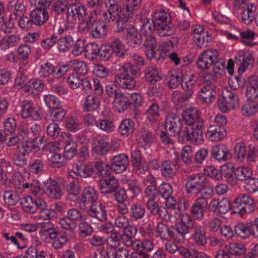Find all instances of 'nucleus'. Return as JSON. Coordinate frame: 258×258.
I'll use <instances>...</instances> for the list:
<instances>
[{
  "instance_id": "7ed1b4c3",
  "label": "nucleus",
  "mask_w": 258,
  "mask_h": 258,
  "mask_svg": "<svg viewBox=\"0 0 258 258\" xmlns=\"http://www.w3.org/2000/svg\"><path fill=\"white\" fill-rule=\"evenodd\" d=\"M196 83V81L192 78L185 81L183 79H181V85L185 92L182 93L178 91H174L171 96L172 101L176 104H180L187 101L193 95Z\"/></svg>"
},
{
  "instance_id": "ddd939ff",
  "label": "nucleus",
  "mask_w": 258,
  "mask_h": 258,
  "mask_svg": "<svg viewBox=\"0 0 258 258\" xmlns=\"http://www.w3.org/2000/svg\"><path fill=\"white\" fill-rule=\"evenodd\" d=\"M213 65V71L211 73H207L204 79L207 81H215L218 78H221L225 74V62L216 59L214 61Z\"/></svg>"
},
{
  "instance_id": "a211bd4d",
  "label": "nucleus",
  "mask_w": 258,
  "mask_h": 258,
  "mask_svg": "<svg viewBox=\"0 0 258 258\" xmlns=\"http://www.w3.org/2000/svg\"><path fill=\"white\" fill-rule=\"evenodd\" d=\"M99 185L101 192L104 194L114 192L119 187L118 181L114 177L100 179Z\"/></svg>"
},
{
  "instance_id": "de8ad7c7",
  "label": "nucleus",
  "mask_w": 258,
  "mask_h": 258,
  "mask_svg": "<svg viewBox=\"0 0 258 258\" xmlns=\"http://www.w3.org/2000/svg\"><path fill=\"white\" fill-rule=\"evenodd\" d=\"M4 200L9 206H14L19 201L20 198L16 192L5 191L3 196Z\"/></svg>"
},
{
  "instance_id": "cd10ccee",
  "label": "nucleus",
  "mask_w": 258,
  "mask_h": 258,
  "mask_svg": "<svg viewBox=\"0 0 258 258\" xmlns=\"http://www.w3.org/2000/svg\"><path fill=\"white\" fill-rule=\"evenodd\" d=\"M117 147L112 146L108 142L100 140L94 143L93 146V151L97 154L103 156L110 151H115Z\"/></svg>"
},
{
  "instance_id": "f704fd0d",
  "label": "nucleus",
  "mask_w": 258,
  "mask_h": 258,
  "mask_svg": "<svg viewBox=\"0 0 258 258\" xmlns=\"http://www.w3.org/2000/svg\"><path fill=\"white\" fill-rule=\"evenodd\" d=\"M100 104L99 99L93 95L88 96L86 99L83 109L84 111L89 112L97 109Z\"/></svg>"
},
{
  "instance_id": "e2e57ef3",
  "label": "nucleus",
  "mask_w": 258,
  "mask_h": 258,
  "mask_svg": "<svg viewBox=\"0 0 258 258\" xmlns=\"http://www.w3.org/2000/svg\"><path fill=\"white\" fill-rule=\"evenodd\" d=\"M44 100L47 106L49 108V111L61 106L58 99L54 96L51 95H46L44 97Z\"/></svg>"
},
{
  "instance_id": "8fccbe9b",
  "label": "nucleus",
  "mask_w": 258,
  "mask_h": 258,
  "mask_svg": "<svg viewBox=\"0 0 258 258\" xmlns=\"http://www.w3.org/2000/svg\"><path fill=\"white\" fill-rule=\"evenodd\" d=\"M50 115L53 121H62L66 115V111L61 106L49 111Z\"/></svg>"
},
{
  "instance_id": "e433bc0d",
  "label": "nucleus",
  "mask_w": 258,
  "mask_h": 258,
  "mask_svg": "<svg viewBox=\"0 0 258 258\" xmlns=\"http://www.w3.org/2000/svg\"><path fill=\"white\" fill-rule=\"evenodd\" d=\"M5 8L4 5L0 2V29L5 33H10L11 28L14 24L9 20L7 22L4 20V14Z\"/></svg>"
},
{
  "instance_id": "79ce46f5",
  "label": "nucleus",
  "mask_w": 258,
  "mask_h": 258,
  "mask_svg": "<svg viewBox=\"0 0 258 258\" xmlns=\"http://www.w3.org/2000/svg\"><path fill=\"white\" fill-rule=\"evenodd\" d=\"M227 251L229 255L239 256L245 253L246 248L241 244L231 243L227 246Z\"/></svg>"
},
{
  "instance_id": "c756f323",
  "label": "nucleus",
  "mask_w": 258,
  "mask_h": 258,
  "mask_svg": "<svg viewBox=\"0 0 258 258\" xmlns=\"http://www.w3.org/2000/svg\"><path fill=\"white\" fill-rule=\"evenodd\" d=\"M107 256L108 258H127L128 252L124 248L111 244L107 248Z\"/></svg>"
},
{
  "instance_id": "ea45409f",
  "label": "nucleus",
  "mask_w": 258,
  "mask_h": 258,
  "mask_svg": "<svg viewBox=\"0 0 258 258\" xmlns=\"http://www.w3.org/2000/svg\"><path fill=\"white\" fill-rule=\"evenodd\" d=\"M115 55L122 57L124 55V45L119 38L113 39L108 45Z\"/></svg>"
},
{
  "instance_id": "393cba45",
  "label": "nucleus",
  "mask_w": 258,
  "mask_h": 258,
  "mask_svg": "<svg viewBox=\"0 0 258 258\" xmlns=\"http://www.w3.org/2000/svg\"><path fill=\"white\" fill-rule=\"evenodd\" d=\"M193 233L191 235V239L195 243L199 246H204L207 243V237L206 236V230L202 225L197 224L192 230Z\"/></svg>"
},
{
  "instance_id": "72a5a7b5",
  "label": "nucleus",
  "mask_w": 258,
  "mask_h": 258,
  "mask_svg": "<svg viewBox=\"0 0 258 258\" xmlns=\"http://www.w3.org/2000/svg\"><path fill=\"white\" fill-rule=\"evenodd\" d=\"M73 39L71 36H66L57 39L55 47L59 52L67 51L73 44Z\"/></svg>"
},
{
  "instance_id": "f03ea898",
  "label": "nucleus",
  "mask_w": 258,
  "mask_h": 258,
  "mask_svg": "<svg viewBox=\"0 0 258 258\" xmlns=\"http://www.w3.org/2000/svg\"><path fill=\"white\" fill-rule=\"evenodd\" d=\"M83 30H88L92 37L100 39L107 35L108 26L104 22L97 21L96 18L91 15L85 20Z\"/></svg>"
},
{
  "instance_id": "a18cd8bd",
  "label": "nucleus",
  "mask_w": 258,
  "mask_h": 258,
  "mask_svg": "<svg viewBox=\"0 0 258 258\" xmlns=\"http://www.w3.org/2000/svg\"><path fill=\"white\" fill-rule=\"evenodd\" d=\"M77 145L72 140L67 141L64 147V157L67 159L72 158L77 153Z\"/></svg>"
},
{
  "instance_id": "4468645a",
  "label": "nucleus",
  "mask_w": 258,
  "mask_h": 258,
  "mask_svg": "<svg viewBox=\"0 0 258 258\" xmlns=\"http://www.w3.org/2000/svg\"><path fill=\"white\" fill-rule=\"evenodd\" d=\"M44 187L49 196L55 199H59L62 195L61 189L58 183L51 178L42 179Z\"/></svg>"
},
{
  "instance_id": "338daca9",
  "label": "nucleus",
  "mask_w": 258,
  "mask_h": 258,
  "mask_svg": "<svg viewBox=\"0 0 258 258\" xmlns=\"http://www.w3.org/2000/svg\"><path fill=\"white\" fill-rule=\"evenodd\" d=\"M54 69V68L51 63H46L41 66L39 74L41 77L43 78L47 77L51 74L53 76Z\"/></svg>"
},
{
  "instance_id": "4d7b16f0",
  "label": "nucleus",
  "mask_w": 258,
  "mask_h": 258,
  "mask_svg": "<svg viewBox=\"0 0 258 258\" xmlns=\"http://www.w3.org/2000/svg\"><path fill=\"white\" fill-rule=\"evenodd\" d=\"M170 227H168L162 222H160L157 224L156 227V232L159 234L161 238L164 240L170 239L169 234Z\"/></svg>"
},
{
  "instance_id": "c9c22d12",
  "label": "nucleus",
  "mask_w": 258,
  "mask_h": 258,
  "mask_svg": "<svg viewBox=\"0 0 258 258\" xmlns=\"http://www.w3.org/2000/svg\"><path fill=\"white\" fill-rule=\"evenodd\" d=\"M71 71H74V74L77 76L85 75L88 72V66L84 61H80L78 60H73L70 61Z\"/></svg>"
},
{
  "instance_id": "aec40b11",
  "label": "nucleus",
  "mask_w": 258,
  "mask_h": 258,
  "mask_svg": "<svg viewBox=\"0 0 258 258\" xmlns=\"http://www.w3.org/2000/svg\"><path fill=\"white\" fill-rule=\"evenodd\" d=\"M216 87L210 83L202 87L199 95V99L203 103H210L215 99Z\"/></svg>"
},
{
  "instance_id": "3c124183",
  "label": "nucleus",
  "mask_w": 258,
  "mask_h": 258,
  "mask_svg": "<svg viewBox=\"0 0 258 258\" xmlns=\"http://www.w3.org/2000/svg\"><path fill=\"white\" fill-rule=\"evenodd\" d=\"M21 115L24 118L31 117L32 113L34 112V108L33 107L31 103L29 101H24L22 103Z\"/></svg>"
},
{
  "instance_id": "4be33fe9",
  "label": "nucleus",
  "mask_w": 258,
  "mask_h": 258,
  "mask_svg": "<svg viewBox=\"0 0 258 258\" xmlns=\"http://www.w3.org/2000/svg\"><path fill=\"white\" fill-rule=\"evenodd\" d=\"M88 213L91 217L95 218L101 222L105 221L107 219L105 207L99 202L90 205Z\"/></svg>"
},
{
  "instance_id": "2f4dec72",
  "label": "nucleus",
  "mask_w": 258,
  "mask_h": 258,
  "mask_svg": "<svg viewBox=\"0 0 258 258\" xmlns=\"http://www.w3.org/2000/svg\"><path fill=\"white\" fill-rule=\"evenodd\" d=\"M177 168L175 163L170 160H166L161 165V171L164 177H172L176 174Z\"/></svg>"
},
{
  "instance_id": "864d4df0",
  "label": "nucleus",
  "mask_w": 258,
  "mask_h": 258,
  "mask_svg": "<svg viewBox=\"0 0 258 258\" xmlns=\"http://www.w3.org/2000/svg\"><path fill=\"white\" fill-rule=\"evenodd\" d=\"M22 209L26 212L34 213V206L33 199L31 197H26L22 198L21 201Z\"/></svg>"
},
{
  "instance_id": "b1692460",
  "label": "nucleus",
  "mask_w": 258,
  "mask_h": 258,
  "mask_svg": "<svg viewBox=\"0 0 258 258\" xmlns=\"http://www.w3.org/2000/svg\"><path fill=\"white\" fill-rule=\"evenodd\" d=\"M182 116L188 126L196 124L200 121H203L200 117L199 110L194 108L187 109L183 111Z\"/></svg>"
},
{
  "instance_id": "49530a36",
  "label": "nucleus",
  "mask_w": 258,
  "mask_h": 258,
  "mask_svg": "<svg viewBox=\"0 0 258 258\" xmlns=\"http://www.w3.org/2000/svg\"><path fill=\"white\" fill-rule=\"evenodd\" d=\"M120 133L122 135H128L134 131V122L130 119L123 120L119 126Z\"/></svg>"
},
{
  "instance_id": "f8f14e48",
  "label": "nucleus",
  "mask_w": 258,
  "mask_h": 258,
  "mask_svg": "<svg viewBox=\"0 0 258 258\" xmlns=\"http://www.w3.org/2000/svg\"><path fill=\"white\" fill-rule=\"evenodd\" d=\"M145 41L144 46L145 48V53L149 59L155 58L159 60L160 58V52L159 53L155 51L157 46V43L155 38L152 35L144 37Z\"/></svg>"
},
{
  "instance_id": "423d86ee",
  "label": "nucleus",
  "mask_w": 258,
  "mask_h": 258,
  "mask_svg": "<svg viewBox=\"0 0 258 258\" xmlns=\"http://www.w3.org/2000/svg\"><path fill=\"white\" fill-rule=\"evenodd\" d=\"M218 105L223 112L234 109L239 105L238 95L234 91L226 90L223 92L222 96L219 98Z\"/></svg>"
},
{
  "instance_id": "69168bd1",
  "label": "nucleus",
  "mask_w": 258,
  "mask_h": 258,
  "mask_svg": "<svg viewBox=\"0 0 258 258\" xmlns=\"http://www.w3.org/2000/svg\"><path fill=\"white\" fill-rule=\"evenodd\" d=\"M147 116L148 119L152 122H155L159 116V107L158 105L153 104L147 110Z\"/></svg>"
},
{
  "instance_id": "603ef678",
  "label": "nucleus",
  "mask_w": 258,
  "mask_h": 258,
  "mask_svg": "<svg viewBox=\"0 0 258 258\" xmlns=\"http://www.w3.org/2000/svg\"><path fill=\"white\" fill-rule=\"evenodd\" d=\"M66 0H55L52 4L51 9L56 15L63 14L66 10Z\"/></svg>"
},
{
  "instance_id": "0e129e2a",
  "label": "nucleus",
  "mask_w": 258,
  "mask_h": 258,
  "mask_svg": "<svg viewBox=\"0 0 258 258\" xmlns=\"http://www.w3.org/2000/svg\"><path fill=\"white\" fill-rule=\"evenodd\" d=\"M158 196H161L164 199L170 196L173 192V189L170 184L163 183L158 188Z\"/></svg>"
},
{
  "instance_id": "9d476101",
  "label": "nucleus",
  "mask_w": 258,
  "mask_h": 258,
  "mask_svg": "<svg viewBox=\"0 0 258 258\" xmlns=\"http://www.w3.org/2000/svg\"><path fill=\"white\" fill-rule=\"evenodd\" d=\"M203 121H200L196 124L186 127L181 133V137L195 142L201 140L203 138Z\"/></svg>"
},
{
  "instance_id": "5701e85b",
  "label": "nucleus",
  "mask_w": 258,
  "mask_h": 258,
  "mask_svg": "<svg viewBox=\"0 0 258 258\" xmlns=\"http://www.w3.org/2000/svg\"><path fill=\"white\" fill-rule=\"evenodd\" d=\"M20 40L19 35H6L0 40V51H6L17 46Z\"/></svg>"
},
{
  "instance_id": "c03bdc74",
  "label": "nucleus",
  "mask_w": 258,
  "mask_h": 258,
  "mask_svg": "<svg viewBox=\"0 0 258 258\" xmlns=\"http://www.w3.org/2000/svg\"><path fill=\"white\" fill-rule=\"evenodd\" d=\"M234 231L237 236L244 239L247 238L250 236L248 222L238 224L235 226Z\"/></svg>"
},
{
  "instance_id": "f257e3e1",
  "label": "nucleus",
  "mask_w": 258,
  "mask_h": 258,
  "mask_svg": "<svg viewBox=\"0 0 258 258\" xmlns=\"http://www.w3.org/2000/svg\"><path fill=\"white\" fill-rule=\"evenodd\" d=\"M121 73L115 77V80L122 88L132 89L136 84L135 78L133 77L140 75V71L135 69L134 67L123 66L121 68Z\"/></svg>"
},
{
  "instance_id": "412c9836",
  "label": "nucleus",
  "mask_w": 258,
  "mask_h": 258,
  "mask_svg": "<svg viewBox=\"0 0 258 258\" xmlns=\"http://www.w3.org/2000/svg\"><path fill=\"white\" fill-rule=\"evenodd\" d=\"M112 169L116 173L124 171L128 165L127 156L124 154H120L114 156L111 160Z\"/></svg>"
},
{
  "instance_id": "dca6fc26",
  "label": "nucleus",
  "mask_w": 258,
  "mask_h": 258,
  "mask_svg": "<svg viewBox=\"0 0 258 258\" xmlns=\"http://www.w3.org/2000/svg\"><path fill=\"white\" fill-rule=\"evenodd\" d=\"M38 7L37 8L31 12L30 16L31 18V22L33 24L37 26H41L48 20L49 15L46 10L47 8L42 6Z\"/></svg>"
},
{
  "instance_id": "39448f33",
  "label": "nucleus",
  "mask_w": 258,
  "mask_h": 258,
  "mask_svg": "<svg viewBox=\"0 0 258 258\" xmlns=\"http://www.w3.org/2000/svg\"><path fill=\"white\" fill-rule=\"evenodd\" d=\"M232 206L235 212L241 215L252 212L255 208L253 199L247 194H240L234 200Z\"/></svg>"
},
{
  "instance_id": "58836bf2",
  "label": "nucleus",
  "mask_w": 258,
  "mask_h": 258,
  "mask_svg": "<svg viewBox=\"0 0 258 258\" xmlns=\"http://www.w3.org/2000/svg\"><path fill=\"white\" fill-rule=\"evenodd\" d=\"M76 172L74 171L75 174H78L83 177H88L91 176L94 173V169L92 166L88 165H78L75 166Z\"/></svg>"
},
{
  "instance_id": "bf43d9fd",
  "label": "nucleus",
  "mask_w": 258,
  "mask_h": 258,
  "mask_svg": "<svg viewBox=\"0 0 258 258\" xmlns=\"http://www.w3.org/2000/svg\"><path fill=\"white\" fill-rule=\"evenodd\" d=\"M71 72V62L59 66L54 69L53 77L59 78L64 75L67 73Z\"/></svg>"
},
{
  "instance_id": "f3484780",
  "label": "nucleus",
  "mask_w": 258,
  "mask_h": 258,
  "mask_svg": "<svg viewBox=\"0 0 258 258\" xmlns=\"http://www.w3.org/2000/svg\"><path fill=\"white\" fill-rule=\"evenodd\" d=\"M98 195L94 188L87 187L84 188L82 194L80 205L81 208H86V204L88 206L98 202Z\"/></svg>"
},
{
  "instance_id": "4c0bfd02",
  "label": "nucleus",
  "mask_w": 258,
  "mask_h": 258,
  "mask_svg": "<svg viewBox=\"0 0 258 258\" xmlns=\"http://www.w3.org/2000/svg\"><path fill=\"white\" fill-rule=\"evenodd\" d=\"M234 170L235 176L239 180H246L252 177V171L250 168L248 167L239 166L236 168H234Z\"/></svg>"
},
{
  "instance_id": "6e6d98bb",
  "label": "nucleus",
  "mask_w": 258,
  "mask_h": 258,
  "mask_svg": "<svg viewBox=\"0 0 258 258\" xmlns=\"http://www.w3.org/2000/svg\"><path fill=\"white\" fill-rule=\"evenodd\" d=\"M38 137H35L32 141L27 142L25 144L22 145L23 151L22 152L23 156L28 154L30 153L33 149L39 148V146L38 145L39 143L37 141Z\"/></svg>"
},
{
  "instance_id": "1a4fd4ad",
  "label": "nucleus",
  "mask_w": 258,
  "mask_h": 258,
  "mask_svg": "<svg viewBox=\"0 0 258 258\" xmlns=\"http://www.w3.org/2000/svg\"><path fill=\"white\" fill-rule=\"evenodd\" d=\"M165 125V128L173 136L178 135L181 137V133L183 132V130H181L182 121L176 114L173 113L169 114L166 118Z\"/></svg>"
},
{
  "instance_id": "a19ab883",
  "label": "nucleus",
  "mask_w": 258,
  "mask_h": 258,
  "mask_svg": "<svg viewBox=\"0 0 258 258\" xmlns=\"http://www.w3.org/2000/svg\"><path fill=\"white\" fill-rule=\"evenodd\" d=\"M120 0H107L106 3V6H108V12L110 15V19H115L118 13H121V8L118 3Z\"/></svg>"
},
{
  "instance_id": "37998d69",
  "label": "nucleus",
  "mask_w": 258,
  "mask_h": 258,
  "mask_svg": "<svg viewBox=\"0 0 258 258\" xmlns=\"http://www.w3.org/2000/svg\"><path fill=\"white\" fill-rule=\"evenodd\" d=\"M150 184L146 188L145 193L149 200H155L158 197V188H156V181L154 177H150L149 180Z\"/></svg>"
},
{
  "instance_id": "5fc2aeb1",
  "label": "nucleus",
  "mask_w": 258,
  "mask_h": 258,
  "mask_svg": "<svg viewBox=\"0 0 258 258\" xmlns=\"http://www.w3.org/2000/svg\"><path fill=\"white\" fill-rule=\"evenodd\" d=\"M145 212V209L140 204H133L131 208V215L136 219L142 218Z\"/></svg>"
},
{
  "instance_id": "473e14b6",
  "label": "nucleus",
  "mask_w": 258,
  "mask_h": 258,
  "mask_svg": "<svg viewBox=\"0 0 258 258\" xmlns=\"http://www.w3.org/2000/svg\"><path fill=\"white\" fill-rule=\"evenodd\" d=\"M130 110L133 112V114L136 118L139 117L140 111L138 108L141 106L142 103V98L138 93L132 94L130 99Z\"/></svg>"
},
{
  "instance_id": "7c9ffc66",
  "label": "nucleus",
  "mask_w": 258,
  "mask_h": 258,
  "mask_svg": "<svg viewBox=\"0 0 258 258\" xmlns=\"http://www.w3.org/2000/svg\"><path fill=\"white\" fill-rule=\"evenodd\" d=\"M235 58L236 62L237 61L240 62L241 60L242 61L238 69L239 74L244 72L249 66L252 67L254 62L253 55L251 53L248 54L247 56H245L244 54L239 55L238 57L236 56Z\"/></svg>"
},
{
  "instance_id": "680f3d73",
  "label": "nucleus",
  "mask_w": 258,
  "mask_h": 258,
  "mask_svg": "<svg viewBox=\"0 0 258 258\" xmlns=\"http://www.w3.org/2000/svg\"><path fill=\"white\" fill-rule=\"evenodd\" d=\"M153 30V26H152V24L150 23L149 19H145L140 31L141 36L145 37L152 35V32Z\"/></svg>"
},
{
  "instance_id": "6ab92c4d",
  "label": "nucleus",
  "mask_w": 258,
  "mask_h": 258,
  "mask_svg": "<svg viewBox=\"0 0 258 258\" xmlns=\"http://www.w3.org/2000/svg\"><path fill=\"white\" fill-rule=\"evenodd\" d=\"M248 81L246 96L249 101L254 102L258 99V76H251L248 78Z\"/></svg>"
},
{
  "instance_id": "2eb2a0df",
  "label": "nucleus",
  "mask_w": 258,
  "mask_h": 258,
  "mask_svg": "<svg viewBox=\"0 0 258 258\" xmlns=\"http://www.w3.org/2000/svg\"><path fill=\"white\" fill-rule=\"evenodd\" d=\"M208 201L206 198L200 197L192 205L190 214L197 220H201L204 217L205 209L207 208Z\"/></svg>"
},
{
  "instance_id": "c85d7f7f",
  "label": "nucleus",
  "mask_w": 258,
  "mask_h": 258,
  "mask_svg": "<svg viewBox=\"0 0 258 258\" xmlns=\"http://www.w3.org/2000/svg\"><path fill=\"white\" fill-rule=\"evenodd\" d=\"M211 154L218 161H227L231 158L228 149L224 145H218L213 147Z\"/></svg>"
},
{
  "instance_id": "052dcab7",
  "label": "nucleus",
  "mask_w": 258,
  "mask_h": 258,
  "mask_svg": "<svg viewBox=\"0 0 258 258\" xmlns=\"http://www.w3.org/2000/svg\"><path fill=\"white\" fill-rule=\"evenodd\" d=\"M95 167L100 175L102 176H108L110 175V171L112 169V166L108 164H105L102 162L97 161L95 164Z\"/></svg>"
},
{
  "instance_id": "774afa93",
  "label": "nucleus",
  "mask_w": 258,
  "mask_h": 258,
  "mask_svg": "<svg viewBox=\"0 0 258 258\" xmlns=\"http://www.w3.org/2000/svg\"><path fill=\"white\" fill-rule=\"evenodd\" d=\"M43 89V84L40 80L36 79L31 80L29 82L27 91L34 93V91H41Z\"/></svg>"
},
{
  "instance_id": "09e8293b",
  "label": "nucleus",
  "mask_w": 258,
  "mask_h": 258,
  "mask_svg": "<svg viewBox=\"0 0 258 258\" xmlns=\"http://www.w3.org/2000/svg\"><path fill=\"white\" fill-rule=\"evenodd\" d=\"M145 78L148 82L152 84H154L161 80V77L159 75L156 69L153 68H149L146 71Z\"/></svg>"
},
{
  "instance_id": "9b49d317",
  "label": "nucleus",
  "mask_w": 258,
  "mask_h": 258,
  "mask_svg": "<svg viewBox=\"0 0 258 258\" xmlns=\"http://www.w3.org/2000/svg\"><path fill=\"white\" fill-rule=\"evenodd\" d=\"M68 15L70 16L72 15V17L75 19H78L80 20L83 19V25H84V21L86 18L90 15L87 13L86 8L85 6L82 5L79 2H76L70 5V6L67 9Z\"/></svg>"
},
{
  "instance_id": "6e6552de",
  "label": "nucleus",
  "mask_w": 258,
  "mask_h": 258,
  "mask_svg": "<svg viewBox=\"0 0 258 258\" xmlns=\"http://www.w3.org/2000/svg\"><path fill=\"white\" fill-rule=\"evenodd\" d=\"M216 50H207L202 53L197 61V67L202 70H208L218 57Z\"/></svg>"
},
{
  "instance_id": "0eeeda50",
  "label": "nucleus",
  "mask_w": 258,
  "mask_h": 258,
  "mask_svg": "<svg viewBox=\"0 0 258 258\" xmlns=\"http://www.w3.org/2000/svg\"><path fill=\"white\" fill-rule=\"evenodd\" d=\"M208 179L205 176L199 174L190 175L187 178L185 184L186 191L191 194L201 193L202 189Z\"/></svg>"
},
{
  "instance_id": "13d9d810",
  "label": "nucleus",
  "mask_w": 258,
  "mask_h": 258,
  "mask_svg": "<svg viewBox=\"0 0 258 258\" xmlns=\"http://www.w3.org/2000/svg\"><path fill=\"white\" fill-rule=\"evenodd\" d=\"M114 101H117L118 106L123 111L128 108L130 109V99L123 93L121 92Z\"/></svg>"
},
{
  "instance_id": "bb28decb",
  "label": "nucleus",
  "mask_w": 258,
  "mask_h": 258,
  "mask_svg": "<svg viewBox=\"0 0 258 258\" xmlns=\"http://www.w3.org/2000/svg\"><path fill=\"white\" fill-rule=\"evenodd\" d=\"M179 231L181 232V237L184 239L185 235L188 234L190 230H193L194 226L196 225L197 223L196 222L188 216L186 215L183 217L180 222L177 223Z\"/></svg>"
},
{
  "instance_id": "20e7f679",
  "label": "nucleus",
  "mask_w": 258,
  "mask_h": 258,
  "mask_svg": "<svg viewBox=\"0 0 258 258\" xmlns=\"http://www.w3.org/2000/svg\"><path fill=\"white\" fill-rule=\"evenodd\" d=\"M166 14L160 13L155 14L154 19L152 20L153 28L158 31V34L162 37L170 36L175 33V29L167 23Z\"/></svg>"
},
{
  "instance_id": "a878e982",
  "label": "nucleus",
  "mask_w": 258,
  "mask_h": 258,
  "mask_svg": "<svg viewBox=\"0 0 258 258\" xmlns=\"http://www.w3.org/2000/svg\"><path fill=\"white\" fill-rule=\"evenodd\" d=\"M221 172L226 182L232 186L237 184L238 178L235 176L234 167L232 165L227 164L223 165L221 168Z\"/></svg>"
}]
</instances>
